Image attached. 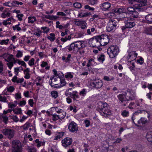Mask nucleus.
I'll list each match as a JSON object with an SVG mask.
<instances>
[{
  "label": "nucleus",
  "instance_id": "62",
  "mask_svg": "<svg viewBox=\"0 0 152 152\" xmlns=\"http://www.w3.org/2000/svg\"><path fill=\"white\" fill-rule=\"evenodd\" d=\"M7 65L9 68L10 69H11L13 66V64L12 62H10L8 63L7 64Z\"/></svg>",
  "mask_w": 152,
  "mask_h": 152
},
{
  "label": "nucleus",
  "instance_id": "29",
  "mask_svg": "<svg viewBox=\"0 0 152 152\" xmlns=\"http://www.w3.org/2000/svg\"><path fill=\"white\" fill-rule=\"evenodd\" d=\"M127 10L128 12V13L130 14L132 13L135 10H136V8L134 6V8L132 7H128L127 8Z\"/></svg>",
  "mask_w": 152,
  "mask_h": 152
},
{
  "label": "nucleus",
  "instance_id": "51",
  "mask_svg": "<svg viewBox=\"0 0 152 152\" xmlns=\"http://www.w3.org/2000/svg\"><path fill=\"white\" fill-rule=\"evenodd\" d=\"M23 129L25 130H27L28 129L30 126V123L28 122H27L23 126Z\"/></svg>",
  "mask_w": 152,
  "mask_h": 152
},
{
  "label": "nucleus",
  "instance_id": "13",
  "mask_svg": "<svg viewBox=\"0 0 152 152\" xmlns=\"http://www.w3.org/2000/svg\"><path fill=\"white\" fill-rule=\"evenodd\" d=\"M68 129L71 132H76L78 129V126L77 124L74 122L70 123L68 126Z\"/></svg>",
  "mask_w": 152,
  "mask_h": 152
},
{
  "label": "nucleus",
  "instance_id": "57",
  "mask_svg": "<svg viewBox=\"0 0 152 152\" xmlns=\"http://www.w3.org/2000/svg\"><path fill=\"white\" fill-rule=\"evenodd\" d=\"M84 8L85 9H88L90 11H93L95 10L94 8L91 7L88 5H85Z\"/></svg>",
  "mask_w": 152,
  "mask_h": 152
},
{
  "label": "nucleus",
  "instance_id": "1",
  "mask_svg": "<svg viewBox=\"0 0 152 152\" xmlns=\"http://www.w3.org/2000/svg\"><path fill=\"white\" fill-rule=\"evenodd\" d=\"M108 104L106 102H100L98 103L97 110L100 113L101 115L107 117L108 115H111V110L108 108Z\"/></svg>",
  "mask_w": 152,
  "mask_h": 152
},
{
  "label": "nucleus",
  "instance_id": "53",
  "mask_svg": "<svg viewBox=\"0 0 152 152\" xmlns=\"http://www.w3.org/2000/svg\"><path fill=\"white\" fill-rule=\"evenodd\" d=\"M3 64L1 61H0V73L2 74L3 73Z\"/></svg>",
  "mask_w": 152,
  "mask_h": 152
},
{
  "label": "nucleus",
  "instance_id": "24",
  "mask_svg": "<svg viewBox=\"0 0 152 152\" xmlns=\"http://www.w3.org/2000/svg\"><path fill=\"white\" fill-rule=\"evenodd\" d=\"M148 141L151 142V144L152 145V132H148L146 136Z\"/></svg>",
  "mask_w": 152,
  "mask_h": 152
},
{
  "label": "nucleus",
  "instance_id": "64",
  "mask_svg": "<svg viewBox=\"0 0 152 152\" xmlns=\"http://www.w3.org/2000/svg\"><path fill=\"white\" fill-rule=\"evenodd\" d=\"M23 16V15L22 14H19L17 15L16 17L18 18L20 21H21L22 20V17Z\"/></svg>",
  "mask_w": 152,
  "mask_h": 152
},
{
  "label": "nucleus",
  "instance_id": "48",
  "mask_svg": "<svg viewBox=\"0 0 152 152\" xmlns=\"http://www.w3.org/2000/svg\"><path fill=\"white\" fill-rule=\"evenodd\" d=\"M114 78L113 77L110 78L109 77L107 76H105L104 77V79L107 81H111L114 80Z\"/></svg>",
  "mask_w": 152,
  "mask_h": 152
},
{
  "label": "nucleus",
  "instance_id": "55",
  "mask_svg": "<svg viewBox=\"0 0 152 152\" xmlns=\"http://www.w3.org/2000/svg\"><path fill=\"white\" fill-rule=\"evenodd\" d=\"M12 27L14 30L17 29V31H18L21 30V28L18 26V25L13 26Z\"/></svg>",
  "mask_w": 152,
  "mask_h": 152
},
{
  "label": "nucleus",
  "instance_id": "33",
  "mask_svg": "<svg viewBox=\"0 0 152 152\" xmlns=\"http://www.w3.org/2000/svg\"><path fill=\"white\" fill-rule=\"evenodd\" d=\"M59 80L60 81L61 83L60 85L61 86V87L65 86L66 84V82L65 81L64 79L61 78H60V77H59Z\"/></svg>",
  "mask_w": 152,
  "mask_h": 152
},
{
  "label": "nucleus",
  "instance_id": "52",
  "mask_svg": "<svg viewBox=\"0 0 152 152\" xmlns=\"http://www.w3.org/2000/svg\"><path fill=\"white\" fill-rule=\"evenodd\" d=\"M65 77L66 78H72L73 77V75L72 74L71 72H69L66 73L65 75Z\"/></svg>",
  "mask_w": 152,
  "mask_h": 152
},
{
  "label": "nucleus",
  "instance_id": "59",
  "mask_svg": "<svg viewBox=\"0 0 152 152\" xmlns=\"http://www.w3.org/2000/svg\"><path fill=\"white\" fill-rule=\"evenodd\" d=\"M41 29L43 30V32L45 33H48L50 30L49 29L46 27H42Z\"/></svg>",
  "mask_w": 152,
  "mask_h": 152
},
{
  "label": "nucleus",
  "instance_id": "26",
  "mask_svg": "<svg viewBox=\"0 0 152 152\" xmlns=\"http://www.w3.org/2000/svg\"><path fill=\"white\" fill-rule=\"evenodd\" d=\"M29 72L30 71L28 68H26L24 70V73L25 75L24 77L26 79H28L30 77Z\"/></svg>",
  "mask_w": 152,
  "mask_h": 152
},
{
  "label": "nucleus",
  "instance_id": "7",
  "mask_svg": "<svg viewBox=\"0 0 152 152\" xmlns=\"http://www.w3.org/2000/svg\"><path fill=\"white\" fill-rule=\"evenodd\" d=\"M100 46H104L106 45L109 41V38L107 35L103 34L98 36Z\"/></svg>",
  "mask_w": 152,
  "mask_h": 152
},
{
  "label": "nucleus",
  "instance_id": "15",
  "mask_svg": "<svg viewBox=\"0 0 152 152\" xmlns=\"http://www.w3.org/2000/svg\"><path fill=\"white\" fill-rule=\"evenodd\" d=\"M92 85L93 86L97 88H101L103 86V83L101 80H95L91 82Z\"/></svg>",
  "mask_w": 152,
  "mask_h": 152
},
{
  "label": "nucleus",
  "instance_id": "5",
  "mask_svg": "<svg viewBox=\"0 0 152 152\" xmlns=\"http://www.w3.org/2000/svg\"><path fill=\"white\" fill-rule=\"evenodd\" d=\"M118 22L114 19L110 20L106 27L107 31L108 32L114 31L118 24Z\"/></svg>",
  "mask_w": 152,
  "mask_h": 152
},
{
  "label": "nucleus",
  "instance_id": "10",
  "mask_svg": "<svg viewBox=\"0 0 152 152\" xmlns=\"http://www.w3.org/2000/svg\"><path fill=\"white\" fill-rule=\"evenodd\" d=\"M118 98L119 100V102L122 105L125 107L127 105L128 102L126 99V96H125L124 94H120L118 96Z\"/></svg>",
  "mask_w": 152,
  "mask_h": 152
},
{
  "label": "nucleus",
  "instance_id": "58",
  "mask_svg": "<svg viewBox=\"0 0 152 152\" xmlns=\"http://www.w3.org/2000/svg\"><path fill=\"white\" fill-rule=\"evenodd\" d=\"M34 59L32 58L28 62V64L30 66H32L34 64Z\"/></svg>",
  "mask_w": 152,
  "mask_h": 152
},
{
  "label": "nucleus",
  "instance_id": "46",
  "mask_svg": "<svg viewBox=\"0 0 152 152\" xmlns=\"http://www.w3.org/2000/svg\"><path fill=\"white\" fill-rule=\"evenodd\" d=\"M10 12H7L6 14L4 12L2 13L1 14V17L3 18H5L7 17L10 16Z\"/></svg>",
  "mask_w": 152,
  "mask_h": 152
},
{
  "label": "nucleus",
  "instance_id": "25",
  "mask_svg": "<svg viewBox=\"0 0 152 152\" xmlns=\"http://www.w3.org/2000/svg\"><path fill=\"white\" fill-rule=\"evenodd\" d=\"M90 14V13L89 12H80V13L79 14L78 16V17L80 18H82L87 17Z\"/></svg>",
  "mask_w": 152,
  "mask_h": 152
},
{
  "label": "nucleus",
  "instance_id": "21",
  "mask_svg": "<svg viewBox=\"0 0 152 152\" xmlns=\"http://www.w3.org/2000/svg\"><path fill=\"white\" fill-rule=\"evenodd\" d=\"M126 99H127V102L129 100H132L135 99V95H133L132 94V93L130 92H128V94H126Z\"/></svg>",
  "mask_w": 152,
  "mask_h": 152
},
{
  "label": "nucleus",
  "instance_id": "20",
  "mask_svg": "<svg viewBox=\"0 0 152 152\" xmlns=\"http://www.w3.org/2000/svg\"><path fill=\"white\" fill-rule=\"evenodd\" d=\"M136 8V10H135L132 13L130 14L131 15V16L132 18V17L134 18H137L138 17L139 13L137 11H140L141 9L140 8L137 7H137H135Z\"/></svg>",
  "mask_w": 152,
  "mask_h": 152
},
{
  "label": "nucleus",
  "instance_id": "18",
  "mask_svg": "<svg viewBox=\"0 0 152 152\" xmlns=\"http://www.w3.org/2000/svg\"><path fill=\"white\" fill-rule=\"evenodd\" d=\"M75 23L77 26L81 25V27L82 29L85 28L86 26V23L84 20H76L75 21Z\"/></svg>",
  "mask_w": 152,
  "mask_h": 152
},
{
  "label": "nucleus",
  "instance_id": "32",
  "mask_svg": "<svg viewBox=\"0 0 152 152\" xmlns=\"http://www.w3.org/2000/svg\"><path fill=\"white\" fill-rule=\"evenodd\" d=\"M51 94L52 96L55 99L58 97V94L56 91H53L51 92Z\"/></svg>",
  "mask_w": 152,
  "mask_h": 152
},
{
  "label": "nucleus",
  "instance_id": "61",
  "mask_svg": "<svg viewBox=\"0 0 152 152\" xmlns=\"http://www.w3.org/2000/svg\"><path fill=\"white\" fill-rule=\"evenodd\" d=\"M71 56V55L70 54H68L65 61V62L66 63L69 62L71 61L70 58Z\"/></svg>",
  "mask_w": 152,
  "mask_h": 152
},
{
  "label": "nucleus",
  "instance_id": "4",
  "mask_svg": "<svg viewBox=\"0 0 152 152\" xmlns=\"http://www.w3.org/2000/svg\"><path fill=\"white\" fill-rule=\"evenodd\" d=\"M12 152H22V147L20 141L17 140L12 141Z\"/></svg>",
  "mask_w": 152,
  "mask_h": 152
},
{
  "label": "nucleus",
  "instance_id": "14",
  "mask_svg": "<svg viewBox=\"0 0 152 152\" xmlns=\"http://www.w3.org/2000/svg\"><path fill=\"white\" fill-rule=\"evenodd\" d=\"M76 49L74 42L72 43L68 46L63 49L64 51L68 52H71L72 51H74Z\"/></svg>",
  "mask_w": 152,
  "mask_h": 152
},
{
  "label": "nucleus",
  "instance_id": "27",
  "mask_svg": "<svg viewBox=\"0 0 152 152\" xmlns=\"http://www.w3.org/2000/svg\"><path fill=\"white\" fill-rule=\"evenodd\" d=\"M45 18L50 20H54L56 19L58 17L56 16L52 15H46L45 16Z\"/></svg>",
  "mask_w": 152,
  "mask_h": 152
},
{
  "label": "nucleus",
  "instance_id": "36",
  "mask_svg": "<svg viewBox=\"0 0 152 152\" xmlns=\"http://www.w3.org/2000/svg\"><path fill=\"white\" fill-rule=\"evenodd\" d=\"M113 12L115 13L125 12L123 8H121L115 9L114 10Z\"/></svg>",
  "mask_w": 152,
  "mask_h": 152
},
{
  "label": "nucleus",
  "instance_id": "45",
  "mask_svg": "<svg viewBox=\"0 0 152 152\" xmlns=\"http://www.w3.org/2000/svg\"><path fill=\"white\" fill-rule=\"evenodd\" d=\"M56 28H58L60 29L63 28V24H60V23L59 21H56Z\"/></svg>",
  "mask_w": 152,
  "mask_h": 152
},
{
  "label": "nucleus",
  "instance_id": "3",
  "mask_svg": "<svg viewBox=\"0 0 152 152\" xmlns=\"http://www.w3.org/2000/svg\"><path fill=\"white\" fill-rule=\"evenodd\" d=\"M119 51V47L117 45L111 46L108 48L107 50V53L109 57L112 58L118 55Z\"/></svg>",
  "mask_w": 152,
  "mask_h": 152
},
{
  "label": "nucleus",
  "instance_id": "34",
  "mask_svg": "<svg viewBox=\"0 0 152 152\" xmlns=\"http://www.w3.org/2000/svg\"><path fill=\"white\" fill-rule=\"evenodd\" d=\"M28 22L31 23H34V22L36 20V18L35 17H29L28 18Z\"/></svg>",
  "mask_w": 152,
  "mask_h": 152
},
{
  "label": "nucleus",
  "instance_id": "30",
  "mask_svg": "<svg viewBox=\"0 0 152 152\" xmlns=\"http://www.w3.org/2000/svg\"><path fill=\"white\" fill-rule=\"evenodd\" d=\"M47 38L50 41H53L56 38L54 34L52 33L50 34V36H48Z\"/></svg>",
  "mask_w": 152,
  "mask_h": 152
},
{
  "label": "nucleus",
  "instance_id": "22",
  "mask_svg": "<svg viewBox=\"0 0 152 152\" xmlns=\"http://www.w3.org/2000/svg\"><path fill=\"white\" fill-rule=\"evenodd\" d=\"M137 113H134L132 117V119L133 122L134 123V124L136 126H139V125H138L137 124L135 123L134 121L135 120V121H137V120H138L139 119V118H138V116H137Z\"/></svg>",
  "mask_w": 152,
  "mask_h": 152
},
{
  "label": "nucleus",
  "instance_id": "31",
  "mask_svg": "<svg viewBox=\"0 0 152 152\" xmlns=\"http://www.w3.org/2000/svg\"><path fill=\"white\" fill-rule=\"evenodd\" d=\"M12 110L14 113L16 114H20L22 113L21 109L20 108H16Z\"/></svg>",
  "mask_w": 152,
  "mask_h": 152
},
{
  "label": "nucleus",
  "instance_id": "49",
  "mask_svg": "<svg viewBox=\"0 0 152 152\" xmlns=\"http://www.w3.org/2000/svg\"><path fill=\"white\" fill-rule=\"evenodd\" d=\"M9 41L8 39H7L6 40H2L1 42H0V44L2 45L3 44L7 45L8 44V42Z\"/></svg>",
  "mask_w": 152,
  "mask_h": 152
},
{
  "label": "nucleus",
  "instance_id": "63",
  "mask_svg": "<svg viewBox=\"0 0 152 152\" xmlns=\"http://www.w3.org/2000/svg\"><path fill=\"white\" fill-rule=\"evenodd\" d=\"M36 143L37 144L36 145L38 147H39L41 146V141H39V139H36L35 140Z\"/></svg>",
  "mask_w": 152,
  "mask_h": 152
},
{
  "label": "nucleus",
  "instance_id": "35",
  "mask_svg": "<svg viewBox=\"0 0 152 152\" xmlns=\"http://www.w3.org/2000/svg\"><path fill=\"white\" fill-rule=\"evenodd\" d=\"M97 59L99 62H103L104 60V55L102 54L99 56Z\"/></svg>",
  "mask_w": 152,
  "mask_h": 152
},
{
  "label": "nucleus",
  "instance_id": "38",
  "mask_svg": "<svg viewBox=\"0 0 152 152\" xmlns=\"http://www.w3.org/2000/svg\"><path fill=\"white\" fill-rule=\"evenodd\" d=\"M71 39V36L68 35L67 36H66L64 38H61V40L62 41L65 42L68 40H70Z\"/></svg>",
  "mask_w": 152,
  "mask_h": 152
},
{
  "label": "nucleus",
  "instance_id": "56",
  "mask_svg": "<svg viewBox=\"0 0 152 152\" xmlns=\"http://www.w3.org/2000/svg\"><path fill=\"white\" fill-rule=\"evenodd\" d=\"M95 31V28H94L93 27L92 28H91V29H87V32L88 34H91V32H93Z\"/></svg>",
  "mask_w": 152,
  "mask_h": 152
},
{
  "label": "nucleus",
  "instance_id": "17",
  "mask_svg": "<svg viewBox=\"0 0 152 152\" xmlns=\"http://www.w3.org/2000/svg\"><path fill=\"white\" fill-rule=\"evenodd\" d=\"M129 53L128 56L129 58L131 59V58L132 57L133 58L131 59L132 60V59L135 60L136 57L137 56V53H136L135 51H132V50L130 48L128 51Z\"/></svg>",
  "mask_w": 152,
  "mask_h": 152
},
{
  "label": "nucleus",
  "instance_id": "9",
  "mask_svg": "<svg viewBox=\"0 0 152 152\" xmlns=\"http://www.w3.org/2000/svg\"><path fill=\"white\" fill-rule=\"evenodd\" d=\"M98 36H95L93 38L90 39L88 42V43L91 44L93 47H96L100 46V42Z\"/></svg>",
  "mask_w": 152,
  "mask_h": 152
},
{
  "label": "nucleus",
  "instance_id": "2",
  "mask_svg": "<svg viewBox=\"0 0 152 152\" xmlns=\"http://www.w3.org/2000/svg\"><path fill=\"white\" fill-rule=\"evenodd\" d=\"M72 89V88H71L66 90L65 93V95L68 97L66 98V101L68 103H70L72 102V99L70 97L72 98L74 100H76L77 99L79 98L77 91H71Z\"/></svg>",
  "mask_w": 152,
  "mask_h": 152
},
{
  "label": "nucleus",
  "instance_id": "39",
  "mask_svg": "<svg viewBox=\"0 0 152 152\" xmlns=\"http://www.w3.org/2000/svg\"><path fill=\"white\" fill-rule=\"evenodd\" d=\"M66 115V113L64 112H62V113H60L58 114L59 118L60 119H63Z\"/></svg>",
  "mask_w": 152,
  "mask_h": 152
},
{
  "label": "nucleus",
  "instance_id": "16",
  "mask_svg": "<svg viewBox=\"0 0 152 152\" xmlns=\"http://www.w3.org/2000/svg\"><path fill=\"white\" fill-rule=\"evenodd\" d=\"M111 7L110 3L108 2H104L100 5V7L102 10L104 11L109 10Z\"/></svg>",
  "mask_w": 152,
  "mask_h": 152
},
{
  "label": "nucleus",
  "instance_id": "44",
  "mask_svg": "<svg viewBox=\"0 0 152 152\" xmlns=\"http://www.w3.org/2000/svg\"><path fill=\"white\" fill-rule=\"evenodd\" d=\"M15 89V88L13 86H9L7 87V91L10 92H12Z\"/></svg>",
  "mask_w": 152,
  "mask_h": 152
},
{
  "label": "nucleus",
  "instance_id": "12",
  "mask_svg": "<svg viewBox=\"0 0 152 152\" xmlns=\"http://www.w3.org/2000/svg\"><path fill=\"white\" fill-rule=\"evenodd\" d=\"M76 47L78 50L81 48H83L86 47V45L84 41H79L73 42Z\"/></svg>",
  "mask_w": 152,
  "mask_h": 152
},
{
  "label": "nucleus",
  "instance_id": "50",
  "mask_svg": "<svg viewBox=\"0 0 152 152\" xmlns=\"http://www.w3.org/2000/svg\"><path fill=\"white\" fill-rule=\"evenodd\" d=\"M86 89H83L80 92L79 94L81 96H84L86 94Z\"/></svg>",
  "mask_w": 152,
  "mask_h": 152
},
{
  "label": "nucleus",
  "instance_id": "40",
  "mask_svg": "<svg viewBox=\"0 0 152 152\" xmlns=\"http://www.w3.org/2000/svg\"><path fill=\"white\" fill-rule=\"evenodd\" d=\"M129 112L126 110H124L121 113V114L123 117H127L129 115Z\"/></svg>",
  "mask_w": 152,
  "mask_h": 152
},
{
  "label": "nucleus",
  "instance_id": "43",
  "mask_svg": "<svg viewBox=\"0 0 152 152\" xmlns=\"http://www.w3.org/2000/svg\"><path fill=\"white\" fill-rule=\"evenodd\" d=\"M52 115V120L53 121H56L59 119H60L59 118L58 115L54 114Z\"/></svg>",
  "mask_w": 152,
  "mask_h": 152
},
{
  "label": "nucleus",
  "instance_id": "37",
  "mask_svg": "<svg viewBox=\"0 0 152 152\" xmlns=\"http://www.w3.org/2000/svg\"><path fill=\"white\" fill-rule=\"evenodd\" d=\"M18 61L17 63L19 65H21V66H24L25 68L26 67V63L23 61H20L19 59H17Z\"/></svg>",
  "mask_w": 152,
  "mask_h": 152
},
{
  "label": "nucleus",
  "instance_id": "47",
  "mask_svg": "<svg viewBox=\"0 0 152 152\" xmlns=\"http://www.w3.org/2000/svg\"><path fill=\"white\" fill-rule=\"evenodd\" d=\"M36 148L34 147H28V152H36Z\"/></svg>",
  "mask_w": 152,
  "mask_h": 152
},
{
  "label": "nucleus",
  "instance_id": "6",
  "mask_svg": "<svg viewBox=\"0 0 152 152\" xmlns=\"http://www.w3.org/2000/svg\"><path fill=\"white\" fill-rule=\"evenodd\" d=\"M9 139H12L14 137L15 131L12 129L5 128L1 131Z\"/></svg>",
  "mask_w": 152,
  "mask_h": 152
},
{
  "label": "nucleus",
  "instance_id": "8",
  "mask_svg": "<svg viewBox=\"0 0 152 152\" xmlns=\"http://www.w3.org/2000/svg\"><path fill=\"white\" fill-rule=\"evenodd\" d=\"M124 21V23L127 28H131L135 25V23L133 22L132 18L125 17L123 18Z\"/></svg>",
  "mask_w": 152,
  "mask_h": 152
},
{
  "label": "nucleus",
  "instance_id": "60",
  "mask_svg": "<svg viewBox=\"0 0 152 152\" xmlns=\"http://www.w3.org/2000/svg\"><path fill=\"white\" fill-rule=\"evenodd\" d=\"M2 118L3 121L4 122L5 124H7V121L8 120V117L6 116H4L2 117Z\"/></svg>",
  "mask_w": 152,
  "mask_h": 152
},
{
  "label": "nucleus",
  "instance_id": "11",
  "mask_svg": "<svg viewBox=\"0 0 152 152\" xmlns=\"http://www.w3.org/2000/svg\"><path fill=\"white\" fill-rule=\"evenodd\" d=\"M72 142V138L69 137H66L62 140V145L66 148L71 145Z\"/></svg>",
  "mask_w": 152,
  "mask_h": 152
},
{
  "label": "nucleus",
  "instance_id": "54",
  "mask_svg": "<svg viewBox=\"0 0 152 152\" xmlns=\"http://www.w3.org/2000/svg\"><path fill=\"white\" fill-rule=\"evenodd\" d=\"M137 62L140 64H142L144 62V59L140 57L139 59L137 60Z\"/></svg>",
  "mask_w": 152,
  "mask_h": 152
},
{
  "label": "nucleus",
  "instance_id": "42",
  "mask_svg": "<svg viewBox=\"0 0 152 152\" xmlns=\"http://www.w3.org/2000/svg\"><path fill=\"white\" fill-rule=\"evenodd\" d=\"M12 59H14V58L13 57V56L12 55H9L7 59H6V61L9 62V61H12Z\"/></svg>",
  "mask_w": 152,
  "mask_h": 152
},
{
  "label": "nucleus",
  "instance_id": "28",
  "mask_svg": "<svg viewBox=\"0 0 152 152\" xmlns=\"http://www.w3.org/2000/svg\"><path fill=\"white\" fill-rule=\"evenodd\" d=\"M145 19L148 21V23H152V14H149L145 16Z\"/></svg>",
  "mask_w": 152,
  "mask_h": 152
},
{
  "label": "nucleus",
  "instance_id": "23",
  "mask_svg": "<svg viewBox=\"0 0 152 152\" xmlns=\"http://www.w3.org/2000/svg\"><path fill=\"white\" fill-rule=\"evenodd\" d=\"M52 79L53 78H52L50 77V80H51V81H49L50 84L52 87L56 88H60L61 87L60 85L58 86V84L57 83H53L52 82Z\"/></svg>",
  "mask_w": 152,
  "mask_h": 152
},
{
  "label": "nucleus",
  "instance_id": "41",
  "mask_svg": "<svg viewBox=\"0 0 152 152\" xmlns=\"http://www.w3.org/2000/svg\"><path fill=\"white\" fill-rule=\"evenodd\" d=\"M74 7L77 8H80L82 7V5L79 2H75L73 4Z\"/></svg>",
  "mask_w": 152,
  "mask_h": 152
},
{
  "label": "nucleus",
  "instance_id": "19",
  "mask_svg": "<svg viewBox=\"0 0 152 152\" xmlns=\"http://www.w3.org/2000/svg\"><path fill=\"white\" fill-rule=\"evenodd\" d=\"M140 1H137L139 3L135 4V7H138L140 8V7L145 6L146 4L147 1L146 0H140Z\"/></svg>",
  "mask_w": 152,
  "mask_h": 152
}]
</instances>
